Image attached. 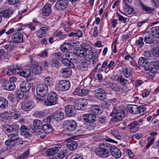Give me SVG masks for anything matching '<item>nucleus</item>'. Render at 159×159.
<instances>
[{"instance_id":"f257e3e1","label":"nucleus","mask_w":159,"mask_h":159,"mask_svg":"<svg viewBox=\"0 0 159 159\" xmlns=\"http://www.w3.org/2000/svg\"><path fill=\"white\" fill-rule=\"evenodd\" d=\"M110 144L106 142L99 143L95 152L99 157L105 159L109 157L110 154Z\"/></svg>"},{"instance_id":"f03ea898","label":"nucleus","mask_w":159,"mask_h":159,"mask_svg":"<svg viewBox=\"0 0 159 159\" xmlns=\"http://www.w3.org/2000/svg\"><path fill=\"white\" fill-rule=\"evenodd\" d=\"M90 48V46L89 44L84 43L80 45V47L75 48L74 49V51L76 52L79 57L91 59L93 58L92 55V52H91V55H89L87 53Z\"/></svg>"},{"instance_id":"7ed1b4c3","label":"nucleus","mask_w":159,"mask_h":159,"mask_svg":"<svg viewBox=\"0 0 159 159\" xmlns=\"http://www.w3.org/2000/svg\"><path fill=\"white\" fill-rule=\"evenodd\" d=\"M64 131L71 133L77 129V125L76 122L73 120H65L62 124Z\"/></svg>"},{"instance_id":"20e7f679","label":"nucleus","mask_w":159,"mask_h":159,"mask_svg":"<svg viewBox=\"0 0 159 159\" xmlns=\"http://www.w3.org/2000/svg\"><path fill=\"white\" fill-rule=\"evenodd\" d=\"M36 92L38 95L40 97H36L37 99L40 101L44 100V98L48 94V87L47 85L43 84H38L36 87Z\"/></svg>"},{"instance_id":"39448f33","label":"nucleus","mask_w":159,"mask_h":159,"mask_svg":"<svg viewBox=\"0 0 159 159\" xmlns=\"http://www.w3.org/2000/svg\"><path fill=\"white\" fill-rule=\"evenodd\" d=\"M17 79L15 77L11 78L9 80L5 79H3L1 83L4 88L8 90H12L15 88L14 82L16 81Z\"/></svg>"},{"instance_id":"423d86ee","label":"nucleus","mask_w":159,"mask_h":159,"mask_svg":"<svg viewBox=\"0 0 159 159\" xmlns=\"http://www.w3.org/2000/svg\"><path fill=\"white\" fill-rule=\"evenodd\" d=\"M57 95L55 92H51L47 97V99L44 101V104L45 106H51L57 104Z\"/></svg>"},{"instance_id":"0eeeda50","label":"nucleus","mask_w":159,"mask_h":159,"mask_svg":"<svg viewBox=\"0 0 159 159\" xmlns=\"http://www.w3.org/2000/svg\"><path fill=\"white\" fill-rule=\"evenodd\" d=\"M33 126H32L30 129L34 134L39 135L41 134V130L43 128L42 122L39 120L35 119L33 122Z\"/></svg>"},{"instance_id":"6e6552de","label":"nucleus","mask_w":159,"mask_h":159,"mask_svg":"<svg viewBox=\"0 0 159 159\" xmlns=\"http://www.w3.org/2000/svg\"><path fill=\"white\" fill-rule=\"evenodd\" d=\"M70 87V81L67 80H63L60 81L55 87L56 89L59 91H66Z\"/></svg>"},{"instance_id":"1a4fd4ad","label":"nucleus","mask_w":159,"mask_h":159,"mask_svg":"<svg viewBox=\"0 0 159 159\" xmlns=\"http://www.w3.org/2000/svg\"><path fill=\"white\" fill-rule=\"evenodd\" d=\"M114 117L111 119V121L113 122H116L124 118L125 113L122 110L115 109L113 111Z\"/></svg>"},{"instance_id":"9d476101","label":"nucleus","mask_w":159,"mask_h":159,"mask_svg":"<svg viewBox=\"0 0 159 159\" xmlns=\"http://www.w3.org/2000/svg\"><path fill=\"white\" fill-rule=\"evenodd\" d=\"M88 102L85 99L80 98L78 101H76L74 103V106L75 109L78 110H83L87 107Z\"/></svg>"},{"instance_id":"9b49d317","label":"nucleus","mask_w":159,"mask_h":159,"mask_svg":"<svg viewBox=\"0 0 159 159\" xmlns=\"http://www.w3.org/2000/svg\"><path fill=\"white\" fill-rule=\"evenodd\" d=\"M53 129L51 125L49 124H45L43 125V128L41 130V134H39L40 137L43 139L48 134L52 132Z\"/></svg>"},{"instance_id":"f8f14e48","label":"nucleus","mask_w":159,"mask_h":159,"mask_svg":"<svg viewBox=\"0 0 159 159\" xmlns=\"http://www.w3.org/2000/svg\"><path fill=\"white\" fill-rule=\"evenodd\" d=\"M19 125L15 124L11 125L5 124L3 125V130L7 133H11L13 131H16L19 130Z\"/></svg>"},{"instance_id":"ddd939ff","label":"nucleus","mask_w":159,"mask_h":159,"mask_svg":"<svg viewBox=\"0 0 159 159\" xmlns=\"http://www.w3.org/2000/svg\"><path fill=\"white\" fill-rule=\"evenodd\" d=\"M110 153L116 159L120 158L122 155L121 151L120 149L115 146H112L111 144Z\"/></svg>"},{"instance_id":"4468645a","label":"nucleus","mask_w":159,"mask_h":159,"mask_svg":"<svg viewBox=\"0 0 159 159\" xmlns=\"http://www.w3.org/2000/svg\"><path fill=\"white\" fill-rule=\"evenodd\" d=\"M69 2L67 0H59L56 2L55 7L59 11L65 10L68 7Z\"/></svg>"},{"instance_id":"2eb2a0df","label":"nucleus","mask_w":159,"mask_h":159,"mask_svg":"<svg viewBox=\"0 0 159 159\" xmlns=\"http://www.w3.org/2000/svg\"><path fill=\"white\" fill-rule=\"evenodd\" d=\"M89 90L85 87L79 86L74 91L75 94L80 96H84L87 95L89 93Z\"/></svg>"},{"instance_id":"dca6fc26","label":"nucleus","mask_w":159,"mask_h":159,"mask_svg":"<svg viewBox=\"0 0 159 159\" xmlns=\"http://www.w3.org/2000/svg\"><path fill=\"white\" fill-rule=\"evenodd\" d=\"M11 39L15 44L21 43L23 42V34L19 32L14 34L11 36Z\"/></svg>"},{"instance_id":"f3484780","label":"nucleus","mask_w":159,"mask_h":159,"mask_svg":"<svg viewBox=\"0 0 159 159\" xmlns=\"http://www.w3.org/2000/svg\"><path fill=\"white\" fill-rule=\"evenodd\" d=\"M142 122V120L140 119L138 120H134L131 122L128 125L130 127V131L133 133H135L139 130V126L140 123Z\"/></svg>"},{"instance_id":"a211bd4d","label":"nucleus","mask_w":159,"mask_h":159,"mask_svg":"<svg viewBox=\"0 0 159 159\" xmlns=\"http://www.w3.org/2000/svg\"><path fill=\"white\" fill-rule=\"evenodd\" d=\"M74 106L69 105L65 108V115L68 117L73 116L75 114V109Z\"/></svg>"},{"instance_id":"6ab92c4d","label":"nucleus","mask_w":159,"mask_h":159,"mask_svg":"<svg viewBox=\"0 0 159 159\" xmlns=\"http://www.w3.org/2000/svg\"><path fill=\"white\" fill-rule=\"evenodd\" d=\"M143 37L144 42L146 43L149 44L153 43L155 40V38L153 37L152 34L148 32L144 33L143 34Z\"/></svg>"},{"instance_id":"aec40b11","label":"nucleus","mask_w":159,"mask_h":159,"mask_svg":"<svg viewBox=\"0 0 159 159\" xmlns=\"http://www.w3.org/2000/svg\"><path fill=\"white\" fill-rule=\"evenodd\" d=\"M83 118L84 121L86 122L91 123L90 124V126L91 125H93L92 122H94L96 118V116L93 114L90 113L84 114L83 116Z\"/></svg>"},{"instance_id":"412c9836","label":"nucleus","mask_w":159,"mask_h":159,"mask_svg":"<svg viewBox=\"0 0 159 159\" xmlns=\"http://www.w3.org/2000/svg\"><path fill=\"white\" fill-rule=\"evenodd\" d=\"M96 92L95 93L96 97L100 100H103L105 98L106 92L103 89L99 88L97 90L95 91Z\"/></svg>"},{"instance_id":"4be33fe9","label":"nucleus","mask_w":159,"mask_h":159,"mask_svg":"<svg viewBox=\"0 0 159 159\" xmlns=\"http://www.w3.org/2000/svg\"><path fill=\"white\" fill-rule=\"evenodd\" d=\"M20 89L23 93L29 92L31 88V84L30 83L25 81H22L20 85Z\"/></svg>"},{"instance_id":"5701e85b","label":"nucleus","mask_w":159,"mask_h":159,"mask_svg":"<svg viewBox=\"0 0 159 159\" xmlns=\"http://www.w3.org/2000/svg\"><path fill=\"white\" fill-rule=\"evenodd\" d=\"M34 107V103L30 101H25L21 105V108L25 111H28L32 109Z\"/></svg>"},{"instance_id":"b1692460","label":"nucleus","mask_w":159,"mask_h":159,"mask_svg":"<svg viewBox=\"0 0 159 159\" xmlns=\"http://www.w3.org/2000/svg\"><path fill=\"white\" fill-rule=\"evenodd\" d=\"M30 68L32 73L34 75L39 74L41 73V67L38 65L37 63L32 64L30 66Z\"/></svg>"},{"instance_id":"393cba45","label":"nucleus","mask_w":159,"mask_h":159,"mask_svg":"<svg viewBox=\"0 0 159 159\" xmlns=\"http://www.w3.org/2000/svg\"><path fill=\"white\" fill-rule=\"evenodd\" d=\"M123 6V11L126 14L132 15L135 13L134 10L133 8L127 4L126 2H124Z\"/></svg>"},{"instance_id":"a878e982","label":"nucleus","mask_w":159,"mask_h":159,"mask_svg":"<svg viewBox=\"0 0 159 159\" xmlns=\"http://www.w3.org/2000/svg\"><path fill=\"white\" fill-rule=\"evenodd\" d=\"M65 56L67 59L72 61L75 63H76L78 60V56L73 52H67L66 53Z\"/></svg>"},{"instance_id":"bb28decb","label":"nucleus","mask_w":159,"mask_h":159,"mask_svg":"<svg viewBox=\"0 0 159 159\" xmlns=\"http://www.w3.org/2000/svg\"><path fill=\"white\" fill-rule=\"evenodd\" d=\"M92 112L97 115H100L102 112V108L101 106L99 105H92L91 107Z\"/></svg>"},{"instance_id":"cd10ccee","label":"nucleus","mask_w":159,"mask_h":159,"mask_svg":"<svg viewBox=\"0 0 159 159\" xmlns=\"http://www.w3.org/2000/svg\"><path fill=\"white\" fill-rule=\"evenodd\" d=\"M63 77L64 78H69L71 75L72 71L70 68L62 69L60 71Z\"/></svg>"},{"instance_id":"c85d7f7f","label":"nucleus","mask_w":159,"mask_h":159,"mask_svg":"<svg viewBox=\"0 0 159 159\" xmlns=\"http://www.w3.org/2000/svg\"><path fill=\"white\" fill-rule=\"evenodd\" d=\"M13 12L11 8H8L0 12V14L4 18H9L11 16Z\"/></svg>"},{"instance_id":"c756f323","label":"nucleus","mask_w":159,"mask_h":159,"mask_svg":"<svg viewBox=\"0 0 159 159\" xmlns=\"http://www.w3.org/2000/svg\"><path fill=\"white\" fill-rule=\"evenodd\" d=\"M51 5L48 3H47L44 6L43 8L42 14L44 16H48L51 13Z\"/></svg>"},{"instance_id":"7c9ffc66","label":"nucleus","mask_w":159,"mask_h":159,"mask_svg":"<svg viewBox=\"0 0 159 159\" xmlns=\"http://www.w3.org/2000/svg\"><path fill=\"white\" fill-rule=\"evenodd\" d=\"M139 4L143 11L146 12L147 13L151 14L154 10V8H151L145 5L143 3H140Z\"/></svg>"},{"instance_id":"2f4dec72","label":"nucleus","mask_w":159,"mask_h":159,"mask_svg":"<svg viewBox=\"0 0 159 159\" xmlns=\"http://www.w3.org/2000/svg\"><path fill=\"white\" fill-rule=\"evenodd\" d=\"M128 109L130 113L132 114H137L139 112V106L137 105H132L128 107Z\"/></svg>"},{"instance_id":"473e14b6","label":"nucleus","mask_w":159,"mask_h":159,"mask_svg":"<svg viewBox=\"0 0 159 159\" xmlns=\"http://www.w3.org/2000/svg\"><path fill=\"white\" fill-rule=\"evenodd\" d=\"M21 134L26 138L30 136L29 129L26 126L23 125L20 128Z\"/></svg>"},{"instance_id":"72a5a7b5","label":"nucleus","mask_w":159,"mask_h":159,"mask_svg":"<svg viewBox=\"0 0 159 159\" xmlns=\"http://www.w3.org/2000/svg\"><path fill=\"white\" fill-rule=\"evenodd\" d=\"M151 33L155 39L159 38V26H154L151 29Z\"/></svg>"},{"instance_id":"f704fd0d","label":"nucleus","mask_w":159,"mask_h":159,"mask_svg":"<svg viewBox=\"0 0 159 159\" xmlns=\"http://www.w3.org/2000/svg\"><path fill=\"white\" fill-rule=\"evenodd\" d=\"M110 133L117 141L122 140L123 139L122 137L120 135L117 129H111L110 130Z\"/></svg>"},{"instance_id":"c9c22d12","label":"nucleus","mask_w":159,"mask_h":159,"mask_svg":"<svg viewBox=\"0 0 159 159\" xmlns=\"http://www.w3.org/2000/svg\"><path fill=\"white\" fill-rule=\"evenodd\" d=\"M68 152V148L64 147L58 154V156L60 158H63L67 155Z\"/></svg>"},{"instance_id":"e433bc0d","label":"nucleus","mask_w":159,"mask_h":159,"mask_svg":"<svg viewBox=\"0 0 159 159\" xmlns=\"http://www.w3.org/2000/svg\"><path fill=\"white\" fill-rule=\"evenodd\" d=\"M66 148L69 149L70 150H73L76 148L77 146V144L76 142L71 141L67 142L66 143Z\"/></svg>"},{"instance_id":"4c0bfd02","label":"nucleus","mask_w":159,"mask_h":159,"mask_svg":"<svg viewBox=\"0 0 159 159\" xmlns=\"http://www.w3.org/2000/svg\"><path fill=\"white\" fill-rule=\"evenodd\" d=\"M71 45L68 43H64L61 45V50L63 52H66L71 49Z\"/></svg>"},{"instance_id":"58836bf2","label":"nucleus","mask_w":159,"mask_h":159,"mask_svg":"<svg viewBox=\"0 0 159 159\" xmlns=\"http://www.w3.org/2000/svg\"><path fill=\"white\" fill-rule=\"evenodd\" d=\"M88 65L86 61L81 62L78 66V68L81 71H86L88 68Z\"/></svg>"},{"instance_id":"ea45409f","label":"nucleus","mask_w":159,"mask_h":159,"mask_svg":"<svg viewBox=\"0 0 159 159\" xmlns=\"http://www.w3.org/2000/svg\"><path fill=\"white\" fill-rule=\"evenodd\" d=\"M20 75L24 78H28L31 75V71L28 69H25L20 72Z\"/></svg>"},{"instance_id":"a19ab883","label":"nucleus","mask_w":159,"mask_h":159,"mask_svg":"<svg viewBox=\"0 0 159 159\" xmlns=\"http://www.w3.org/2000/svg\"><path fill=\"white\" fill-rule=\"evenodd\" d=\"M49 62L50 66L53 70H55L59 66V62L56 59H52L50 60Z\"/></svg>"},{"instance_id":"79ce46f5","label":"nucleus","mask_w":159,"mask_h":159,"mask_svg":"<svg viewBox=\"0 0 159 159\" xmlns=\"http://www.w3.org/2000/svg\"><path fill=\"white\" fill-rule=\"evenodd\" d=\"M62 62L64 65L66 66L69 67L70 68H73L74 65L72 62H71L68 59H62Z\"/></svg>"},{"instance_id":"37998d69","label":"nucleus","mask_w":159,"mask_h":159,"mask_svg":"<svg viewBox=\"0 0 159 159\" xmlns=\"http://www.w3.org/2000/svg\"><path fill=\"white\" fill-rule=\"evenodd\" d=\"M69 37H73V38L76 37L80 38L82 36V31L80 30H78L75 32V33L71 32L70 33L69 35Z\"/></svg>"},{"instance_id":"c03bdc74","label":"nucleus","mask_w":159,"mask_h":159,"mask_svg":"<svg viewBox=\"0 0 159 159\" xmlns=\"http://www.w3.org/2000/svg\"><path fill=\"white\" fill-rule=\"evenodd\" d=\"M49 86H52L53 85L54 82L53 79L49 76L46 77L44 80V83Z\"/></svg>"},{"instance_id":"a18cd8bd","label":"nucleus","mask_w":159,"mask_h":159,"mask_svg":"<svg viewBox=\"0 0 159 159\" xmlns=\"http://www.w3.org/2000/svg\"><path fill=\"white\" fill-rule=\"evenodd\" d=\"M8 102L7 100L3 98L0 97V107L4 108L6 107L8 105Z\"/></svg>"},{"instance_id":"49530a36","label":"nucleus","mask_w":159,"mask_h":159,"mask_svg":"<svg viewBox=\"0 0 159 159\" xmlns=\"http://www.w3.org/2000/svg\"><path fill=\"white\" fill-rule=\"evenodd\" d=\"M122 73L124 76L128 78L131 75V72L128 70L127 67H124L122 69Z\"/></svg>"},{"instance_id":"de8ad7c7","label":"nucleus","mask_w":159,"mask_h":159,"mask_svg":"<svg viewBox=\"0 0 159 159\" xmlns=\"http://www.w3.org/2000/svg\"><path fill=\"white\" fill-rule=\"evenodd\" d=\"M151 65L153 67V69H155V70L157 71V73H159V61L155 60L151 62Z\"/></svg>"},{"instance_id":"09e8293b","label":"nucleus","mask_w":159,"mask_h":159,"mask_svg":"<svg viewBox=\"0 0 159 159\" xmlns=\"http://www.w3.org/2000/svg\"><path fill=\"white\" fill-rule=\"evenodd\" d=\"M64 117V114L63 112L57 111L54 116V118L57 120H60L63 119Z\"/></svg>"},{"instance_id":"8fccbe9b","label":"nucleus","mask_w":159,"mask_h":159,"mask_svg":"<svg viewBox=\"0 0 159 159\" xmlns=\"http://www.w3.org/2000/svg\"><path fill=\"white\" fill-rule=\"evenodd\" d=\"M117 81L122 85L126 84L128 81V80L125 79L122 75L118 76L117 78Z\"/></svg>"},{"instance_id":"3c124183","label":"nucleus","mask_w":159,"mask_h":159,"mask_svg":"<svg viewBox=\"0 0 159 159\" xmlns=\"http://www.w3.org/2000/svg\"><path fill=\"white\" fill-rule=\"evenodd\" d=\"M8 137L15 144V142L19 139V137L18 135L14 133L9 134L8 136Z\"/></svg>"},{"instance_id":"603ef678","label":"nucleus","mask_w":159,"mask_h":159,"mask_svg":"<svg viewBox=\"0 0 159 159\" xmlns=\"http://www.w3.org/2000/svg\"><path fill=\"white\" fill-rule=\"evenodd\" d=\"M13 41H9L7 43V44L3 46L4 48L6 49H9L11 50L14 48V45L13 44Z\"/></svg>"},{"instance_id":"864d4df0","label":"nucleus","mask_w":159,"mask_h":159,"mask_svg":"<svg viewBox=\"0 0 159 159\" xmlns=\"http://www.w3.org/2000/svg\"><path fill=\"white\" fill-rule=\"evenodd\" d=\"M8 68L9 71L12 74L15 75L18 74L19 72L20 73V72L19 71V70L18 69L15 68L13 66H10Z\"/></svg>"},{"instance_id":"5fc2aeb1","label":"nucleus","mask_w":159,"mask_h":159,"mask_svg":"<svg viewBox=\"0 0 159 159\" xmlns=\"http://www.w3.org/2000/svg\"><path fill=\"white\" fill-rule=\"evenodd\" d=\"M11 115V117L15 119L19 118L20 116V112L16 110H13Z\"/></svg>"},{"instance_id":"6e6d98bb","label":"nucleus","mask_w":159,"mask_h":159,"mask_svg":"<svg viewBox=\"0 0 159 159\" xmlns=\"http://www.w3.org/2000/svg\"><path fill=\"white\" fill-rule=\"evenodd\" d=\"M143 37H139L136 42V45L140 48H141L144 44L143 41Z\"/></svg>"},{"instance_id":"4d7b16f0","label":"nucleus","mask_w":159,"mask_h":159,"mask_svg":"<svg viewBox=\"0 0 159 159\" xmlns=\"http://www.w3.org/2000/svg\"><path fill=\"white\" fill-rule=\"evenodd\" d=\"M110 86L113 90L116 91H120L121 89L120 86L115 83L111 84Z\"/></svg>"},{"instance_id":"13d9d810","label":"nucleus","mask_w":159,"mask_h":159,"mask_svg":"<svg viewBox=\"0 0 159 159\" xmlns=\"http://www.w3.org/2000/svg\"><path fill=\"white\" fill-rule=\"evenodd\" d=\"M143 56L146 59L151 60L153 56L152 52L146 51L143 53Z\"/></svg>"},{"instance_id":"bf43d9fd","label":"nucleus","mask_w":159,"mask_h":159,"mask_svg":"<svg viewBox=\"0 0 159 159\" xmlns=\"http://www.w3.org/2000/svg\"><path fill=\"white\" fill-rule=\"evenodd\" d=\"M54 34L55 36L58 37L60 39H63L65 37V35L63 34L62 32L61 31H56Z\"/></svg>"},{"instance_id":"052dcab7","label":"nucleus","mask_w":159,"mask_h":159,"mask_svg":"<svg viewBox=\"0 0 159 159\" xmlns=\"http://www.w3.org/2000/svg\"><path fill=\"white\" fill-rule=\"evenodd\" d=\"M148 73L149 76L152 78H153L155 75L156 73H157V71L155 70V69H153L152 68L150 70H148Z\"/></svg>"},{"instance_id":"680f3d73","label":"nucleus","mask_w":159,"mask_h":159,"mask_svg":"<svg viewBox=\"0 0 159 159\" xmlns=\"http://www.w3.org/2000/svg\"><path fill=\"white\" fill-rule=\"evenodd\" d=\"M7 56V52L3 49H0V60L5 59Z\"/></svg>"},{"instance_id":"e2e57ef3","label":"nucleus","mask_w":159,"mask_h":159,"mask_svg":"<svg viewBox=\"0 0 159 159\" xmlns=\"http://www.w3.org/2000/svg\"><path fill=\"white\" fill-rule=\"evenodd\" d=\"M29 149H28L25 152H24L22 155L20 156L17 159H25L29 154Z\"/></svg>"},{"instance_id":"0e129e2a","label":"nucleus","mask_w":159,"mask_h":159,"mask_svg":"<svg viewBox=\"0 0 159 159\" xmlns=\"http://www.w3.org/2000/svg\"><path fill=\"white\" fill-rule=\"evenodd\" d=\"M139 112L140 115H143L146 112V108L144 106L142 105L139 107Z\"/></svg>"},{"instance_id":"69168bd1","label":"nucleus","mask_w":159,"mask_h":159,"mask_svg":"<svg viewBox=\"0 0 159 159\" xmlns=\"http://www.w3.org/2000/svg\"><path fill=\"white\" fill-rule=\"evenodd\" d=\"M63 147H62V145L60 143L54 144L53 145L52 147V148L57 153L60 149L61 150L62 148Z\"/></svg>"},{"instance_id":"338daca9","label":"nucleus","mask_w":159,"mask_h":159,"mask_svg":"<svg viewBox=\"0 0 159 159\" xmlns=\"http://www.w3.org/2000/svg\"><path fill=\"white\" fill-rule=\"evenodd\" d=\"M46 153L49 156H53L57 153L52 147V148H49L46 152Z\"/></svg>"},{"instance_id":"774afa93","label":"nucleus","mask_w":159,"mask_h":159,"mask_svg":"<svg viewBox=\"0 0 159 159\" xmlns=\"http://www.w3.org/2000/svg\"><path fill=\"white\" fill-rule=\"evenodd\" d=\"M116 15L118 17V20L122 22L125 23L127 22V18H125L121 15L119 13H117Z\"/></svg>"}]
</instances>
